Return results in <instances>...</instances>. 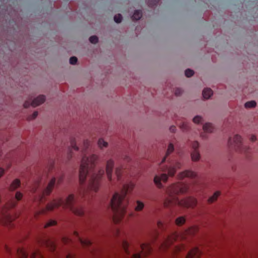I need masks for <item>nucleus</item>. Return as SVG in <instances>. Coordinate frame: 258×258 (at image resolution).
Here are the masks:
<instances>
[{
    "label": "nucleus",
    "mask_w": 258,
    "mask_h": 258,
    "mask_svg": "<svg viewBox=\"0 0 258 258\" xmlns=\"http://www.w3.org/2000/svg\"><path fill=\"white\" fill-rule=\"evenodd\" d=\"M90 146V141H84L82 149L83 156L79 171V181L82 186L80 195L82 197H85L90 191L96 192L98 190L100 185V180L104 174L103 169L98 171L94 169L97 160V156L93 154L88 157L87 155L86 151Z\"/></svg>",
    "instance_id": "f257e3e1"
},
{
    "label": "nucleus",
    "mask_w": 258,
    "mask_h": 258,
    "mask_svg": "<svg viewBox=\"0 0 258 258\" xmlns=\"http://www.w3.org/2000/svg\"><path fill=\"white\" fill-rule=\"evenodd\" d=\"M135 184L133 182L124 184L121 192H115L111 201L110 206L113 213V220L115 223L121 221L126 212V207L128 200L126 198L127 192L131 191L134 188Z\"/></svg>",
    "instance_id": "f03ea898"
},
{
    "label": "nucleus",
    "mask_w": 258,
    "mask_h": 258,
    "mask_svg": "<svg viewBox=\"0 0 258 258\" xmlns=\"http://www.w3.org/2000/svg\"><path fill=\"white\" fill-rule=\"evenodd\" d=\"M188 186L183 183L173 184L167 188L166 192L169 197L165 202L166 206L175 205L184 208H194L197 205V200L192 197L179 200L177 196L179 194H183L188 190Z\"/></svg>",
    "instance_id": "7ed1b4c3"
},
{
    "label": "nucleus",
    "mask_w": 258,
    "mask_h": 258,
    "mask_svg": "<svg viewBox=\"0 0 258 258\" xmlns=\"http://www.w3.org/2000/svg\"><path fill=\"white\" fill-rule=\"evenodd\" d=\"M78 199H75L74 195H70L67 198L63 200L62 199L53 200L48 204L46 207L47 211H52L54 208L62 206L63 208H68L76 215L83 216L84 215V209L77 205Z\"/></svg>",
    "instance_id": "20e7f679"
},
{
    "label": "nucleus",
    "mask_w": 258,
    "mask_h": 258,
    "mask_svg": "<svg viewBox=\"0 0 258 258\" xmlns=\"http://www.w3.org/2000/svg\"><path fill=\"white\" fill-rule=\"evenodd\" d=\"M181 167L180 162L176 161H172L168 162V165L164 166L160 165V169L164 173L160 175H156L154 179L155 183L159 188L162 187L161 181L166 182L168 179V175L173 176L177 169H179Z\"/></svg>",
    "instance_id": "39448f33"
},
{
    "label": "nucleus",
    "mask_w": 258,
    "mask_h": 258,
    "mask_svg": "<svg viewBox=\"0 0 258 258\" xmlns=\"http://www.w3.org/2000/svg\"><path fill=\"white\" fill-rule=\"evenodd\" d=\"M228 145L232 148L239 150L240 152L246 154L250 150L249 148L242 144L241 137L239 135H235L233 139L230 138L228 140Z\"/></svg>",
    "instance_id": "423d86ee"
},
{
    "label": "nucleus",
    "mask_w": 258,
    "mask_h": 258,
    "mask_svg": "<svg viewBox=\"0 0 258 258\" xmlns=\"http://www.w3.org/2000/svg\"><path fill=\"white\" fill-rule=\"evenodd\" d=\"M135 250V253L131 255V258H141L142 256H146L151 252L152 248L148 243H142L140 245V248L141 249V252H138L134 246L133 247Z\"/></svg>",
    "instance_id": "0eeeda50"
},
{
    "label": "nucleus",
    "mask_w": 258,
    "mask_h": 258,
    "mask_svg": "<svg viewBox=\"0 0 258 258\" xmlns=\"http://www.w3.org/2000/svg\"><path fill=\"white\" fill-rule=\"evenodd\" d=\"M56 182V179L55 177H53L48 183L47 186L41 191V195L40 198L41 202H43L44 197L48 196L52 191Z\"/></svg>",
    "instance_id": "6e6552de"
},
{
    "label": "nucleus",
    "mask_w": 258,
    "mask_h": 258,
    "mask_svg": "<svg viewBox=\"0 0 258 258\" xmlns=\"http://www.w3.org/2000/svg\"><path fill=\"white\" fill-rule=\"evenodd\" d=\"M45 100V97L44 95H39L32 101H27L24 103V107L28 108L30 105L33 107H36L43 103Z\"/></svg>",
    "instance_id": "1a4fd4ad"
},
{
    "label": "nucleus",
    "mask_w": 258,
    "mask_h": 258,
    "mask_svg": "<svg viewBox=\"0 0 258 258\" xmlns=\"http://www.w3.org/2000/svg\"><path fill=\"white\" fill-rule=\"evenodd\" d=\"M177 238V235L176 234H173L172 235L169 236H168L166 238L164 242L162 244L161 247L163 250H166L170 247V246L172 244L173 242L176 240V238Z\"/></svg>",
    "instance_id": "9d476101"
},
{
    "label": "nucleus",
    "mask_w": 258,
    "mask_h": 258,
    "mask_svg": "<svg viewBox=\"0 0 258 258\" xmlns=\"http://www.w3.org/2000/svg\"><path fill=\"white\" fill-rule=\"evenodd\" d=\"M199 146V144L197 141H194L191 143V147L194 151L191 154V156L192 160L195 161L199 160L200 158V155L198 150Z\"/></svg>",
    "instance_id": "9b49d317"
},
{
    "label": "nucleus",
    "mask_w": 258,
    "mask_h": 258,
    "mask_svg": "<svg viewBox=\"0 0 258 258\" xmlns=\"http://www.w3.org/2000/svg\"><path fill=\"white\" fill-rule=\"evenodd\" d=\"M114 166V162L111 159L107 161L106 166V172L107 176V178L109 180L111 181L112 180V169Z\"/></svg>",
    "instance_id": "f8f14e48"
},
{
    "label": "nucleus",
    "mask_w": 258,
    "mask_h": 258,
    "mask_svg": "<svg viewBox=\"0 0 258 258\" xmlns=\"http://www.w3.org/2000/svg\"><path fill=\"white\" fill-rule=\"evenodd\" d=\"M201 254V252L200 249L195 247L189 251L186 258H199Z\"/></svg>",
    "instance_id": "ddd939ff"
},
{
    "label": "nucleus",
    "mask_w": 258,
    "mask_h": 258,
    "mask_svg": "<svg viewBox=\"0 0 258 258\" xmlns=\"http://www.w3.org/2000/svg\"><path fill=\"white\" fill-rule=\"evenodd\" d=\"M196 176V174L190 170H185L180 173L178 175V178L180 179H182L184 177L194 178Z\"/></svg>",
    "instance_id": "4468645a"
},
{
    "label": "nucleus",
    "mask_w": 258,
    "mask_h": 258,
    "mask_svg": "<svg viewBox=\"0 0 258 258\" xmlns=\"http://www.w3.org/2000/svg\"><path fill=\"white\" fill-rule=\"evenodd\" d=\"M21 185V181L19 179H16L13 181V182L10 184L9 189L10 191H14L16 190L17 188L20 187Z\"/></svg>",
    "instance_id": "2eb2a0df"
},
{
    "label": "nucleus",
    "mask_w": 258,
    "mask_h": 258,
    "mask_svg": "<svg viewBox=\"0 0 258 258\" xmlns=\"http://www.w3.org/2000/svg\"><path fill=\"white\" fill-rule=\"evenodd\" d=\"M74 234L76 237H78V238L82 245H83L84 246H90L92 244V242L90 240H89V239L83 240V239H81L80 237H79V234L77 232H76V231L74 232Z\"/></svg>",
    "instance_id": "dca6fc26"
},
{
    "label": "nucleus",
    "mask_w": 258,
    "mask_h": 258,
    "mask_svg": "<svg viewBox=\"0 0 258 258\" xmlns=\"http://www.w3.org/2000/svg\"><path fill=\"white\" fill-rule=\"evenodd\" d=\"M16 252L20 258H27L28 256V253L23 248L17 249Z\"/></svg>",
    "instance_id": "f3484780"
},
{
    "label": "nucleus",
    "mask_w": 258,
    "mask_h": 258,
    "mask_svg": "<svg viewBox=\"0 0 258 258\" xmlns=\"http://www.w3.org/2000/svg\"><path fill=\"white\" fill-rule=\"evenodd\" d=\"M213 94V91L210 88H206L203 91V96L205 99H209Z\"/></svg>",
    "instance_id": "a211bd4d"
},
{
    "label": "nucleus",
    "mask_w": 258,
    "mask_h": 258,
    "mask_svg": "<svg viewBox=\"0 0 258 258\" xmlns=\"http://www.w3.org/2000/svg\"><path fill=\"white\" fill-rule=\"evenodd\" d=\"M142 17V12L141 10H135L132 19L133 20H138Z\"/></svg>",
    "instance_id": "6ab92c4d"
},
{
    "label": "nucleus",
    "mask_w": 258,
    "mask_h": 258,
    "mask_svg": "<svg viewBox=\"0 0 258 258\" xmlns=\"http://www.w3.org/2000/svg\"><path fill=\"white\" fill-rule=\"evenodd\" d=\"M173 151H174L173 145L172 144L170 143L168 147V149H167V152H166V156H165V157H164V158L162 160V163H163L164 162H165V161L166 160V158L167 157V156L170 153H171Z\"/></svg>",
    "instance_id": "aec40b11"
},
{
    "label": "nucleus",
    "mask_w": 258,
    "mask_h": 258,
    "mask_svg": "<svg viewBox=\"0 0 258 258\" xmlns=\"http://www.w3.org/2000/svg\"><path fill=\"white\" fill-rule=\"evenodd\" d=\"M122 246L125 253L127 255L130 254V251L128 249V248L130 247V244L128 243V242L125 240H123L122 242Z\"/></svg>",
    "instance_id": "412c9836"
},
{
    "label": "nucleus",
    "mask_w": 258,
    "mask_h": 258,
    "mask_svg": "<svg viewBox=\"0 0 258 258\" xmlns=\"http://www.w3.org/2000/svg\"><path fill=\"white\" fill-rule=\"evenodd\" d=\"M203 130L205 132L207 133H211L213 132L214 128L211 123H206L203 126Z\"/></svg>",
    "instance_id": "4be33fe9"
},
{
    "label": "nucleus",
    "mask_w": 258,
    "mask_h": 258,
    "mask_svg": "<svg viewBox=\"0 0 258 258\" xmlns=\"http://www.w3.org/2000/svg\"><path fill=\"white\" fill-rule=\"evenodd\" d=\"M124 169L122 167H118L116 168L115 174L117 176L118 180H120L122 173L124 171Z\"/></svg>",
    "instance_id": "5701e85b"
},
{
    "label": "nucleus",
    "mask_w": 258,
    "mask_h": 258,
    "mask_svg": "<svg viewBox=\"0 0 258 258\" xmlns=\"http://www.w3.org/2000/svg\"><path fill=\"white\" fill-rule=\"evenodd\" d=\"M137 205L136 206L135 210L136 211H140L143 210L144 207V204L143 202L137 201Z\"/></svg>",
    "instance_id": "b1692460"
},
{
    "label": "nucleus",
    "mask_w": 258,
    "mask_h": 258,
    "mask_svg": "<svg viewBox=\"0 0 258 258\" xmlns=\"http://www.w3.org/2000/svg\"><path fill=\"white\" fill-rule=\"evenodd\" d=\"M30 258H44L42 254L38 251L33 252L30 255Z\"/></svg>",
    "instance_id": "393cba45"
},
{
    "label": "nucleus",
    "mask_w": 258,
    "mask_h": 258,
    "mask_svg": "<svg viewBox=\"0 0 258 258\" xmlns=\"http://www.w3.org/2000/svg\"><path fill=\"white\" fill-rule=\"evenodd\" d=\"M220 195V192L219 191H216L214 195L209 198L208 199L209 203H213L214 201L216 200L218 196Z\"/></svg>",
    "instance_id": "a878e982"
},
{
    "label": "nucleus",
    "mask_w": 258,
    "mask_h": 258,
    "mask_svg": "<svg viewBox=\"0 0 258 258\" xmlns=\"http://www.w3.org/2000/svg\"><path fill=\"white\" fill-rule=\"evenodd\" d=\"M185 222V219L183 217H180L176 219L175 223L178 226L182 225Z\"/></svg>",
    "instance_id": "bb28decb"
},
{
    "label": "nucleus",
    "mask_w": 258,
    "mask_h": 258,
    "mask_svg": "<svg viewBox=\"0 0 258 258\" xmlns=\"http://www.w3.org/2000/svg\"><path fill=\"white\" fill-rule=\"evenodd\" d=\"M13 220V218H12L10 215H6L5 216V224L9 226V225H11V223Z\"/></svg>",
    "instance_id": "cd10ccee"
},
{
    "label": "nucleus",
    "mask_w": 258,
    "mask_h": 258,
    "mask_svg": "<svg viewBox=\"0 0 258 258\" xmlns=\"http://www.w3.org/2000/svg\"><path fill=\"white\" fill-rule=\"evenodd\" d=\"M246 108H252L256 106V102L254 101H248L244 105Z\"/></svg>",
    "instance_id": "c85d7f7f"
},
{
    "label": "nucleus",
    "mask_w": 258,
    "mask_h": 258,
    "mask_svg": "<svg viewBox=\"0 0 258 258\" xmlns=\"http://www.w3.org/2000/svg\"><path fill=\"white\" fill-rule=\"evenodd\" d=\"M107 143L105 142L103 139H100L98 142V145L99 147L101 148L102 147H106L107 146Z\"/></svg>",
    "instance_id": "c756f323"
},
{
    "label": "nucleus",
    "mask_w": 258,
    "mask_h": 258,
    "mask_svg": "<svg viewBox=\"0 0 258 258\" xmlns=\"http://www.w3.org/2000/svg\"><path fill=\"white\" fill-rule=\"evenodd\" d=\"M180 127L183 131H186L189 129L188 123L186 122L183 121L180 125Z\"/></svg>",
    "instance_id": "7c9ffc66"
},
{
    "label": "nucleus",
    "mask_w": 258,
    "mask_h": 258,
    "mask_svg": "<svg viewBox=\"0 0 258 258\" xmlns=\"http://www.w3.org/2000/svg\"><path fill=\"white\" fill-rule=\"evenodd\" d=\"M122 19V17L121 15L120 14L116 15L114 17V20L117 23H120L121 22Z\"/></svg>",
    "instance_id": "2f4dec72"
},
{
    "label": "nucleus",
    "mask_w": 258,
    "mask_h": 258,
    "mask_svg": "<svg viewBox=\"0 0 258 258\" xmlns=\"http://www.w3.org/2000/svg\"><path fill=\"white\" fill-rule=\"evenodd\" d=\"M194 74V72L193 70L188 69L185 71V75L187 77H190Z\"/></svg>",
    "instance_id": "473e14b6"
},
{
    "label": "nucleus",
    "mask_w": 258,
    "mask_h": 258,
    "mask_svg": "<svg viewBox=\"0 0 258 258\" xmlns=\"http://www.w3.org/2000/svg\"><path fill=\"white\" fill-rule=\"evenodd\" d=\"M40 186V183L39 181H37L34 186L31 188V191L33 192H35L37 189L39 188Z\"/></svg>",
    "instance_id": "72a5a7b5"
},
{
    "label": "nucleus",
    "mask_w": 258,
    "mask_h": 258,
    "mask_svg": "<svg viewBox=\"0 0 258 258\" xmlns=\"http://www.w3.org/2000/svg\"><path fill=\"white\" fill-rule=\"evenodd\" d=\"M203 118L201 116L197 115L193 118V122L195 123H199L202 121Z\"/></svg>",
    "instance_id": "f704fd0d"
},
{
    "label": "nucleus",
    "mask_w": 258,
    "mask_h": 258,
    "mask_svg": "<svg viewBox=\"0 0 258 258\" xmlns=\"http://www.w3.org/2000/svg\"><path fill=\"white\" fill-rule=\"evenodd\" d=\"M89 41L93 44H96L98 42V39L96 36H92L89 38Z\"/></svg>",
    "instance_id": "c9c22d12"
},
{
    "label": "nucleus",
    "mask_w": 258,
    "mask_h": 258,
    "mask_svg": "<svg viewBox=\"0 0 258 258\" xmlns=\"http://www.w3.org/2000/svg\"><path fill=\"white\" fill-rule=\"evenodd\" d=\"M23 197V194L20 191H17L15 195V199L19 201L21 200Z\"/></svg>",
    "instance_id": "e433bc0d"
},
{
    "label": "nucleus",
    "mask_w": 258,
    "mask_h": 258,
    "mask_svg": "<svg viewBox=\"0 0 258 258\" xmlns=\"http://www.w3.org/2000/svg\"><path fill=\"white\" fill-rule=\"evenodd\" d=\"M56 224V222L54 220H50L48 221L45 225L44 227L47 228L49 226L55 225Z\"/></svg>",
    "instance_id": "4c0bfd02"
},
{
    "label": "nucleus",
    "mask_w": 258,
    "mask_h": 258,
    "mask_svg": "<svg viewBox=\"0 0 258 258\" xmlns=\"http://www.w3.org/2000/svg\"><path fill=\"white\" fill-rule=\"evenodd\" d=\"M160 0H153V1H149L148 3L150 7H153L154 6H156L159 3Z\"/></svg>",
    "instance_id": "58836bf2"
},
{
    "label": "nucleus",
    "mask_w": 258,
    "mask_h": 258,
    "mask_svg": "<svg viewBox=\"0 0 258 258\" xmlns=\"http://www.w3.org/2000/svg\"><path fill=\"white\" fill-rule=\"evenodd\" d=\"M78 61V59L75 56H72L70 58V63L72 64H75Z\"/></svg>",
    "instance_id": "ea45409f"
},
{
    "label": "nucleus",
    "mask_w": 258,
    "mask_h": 258,
    "mask_svg": "<svg viewBox=\"0 0 258 258\" xmlns=\"http://www.w3.org/2000/svg\"><path fill=\"white\" fill-rule=\"evenodd\" d=\"M175 95L177 96H180L182 93V90L180 88H176L174 91Z\"/></svg>",
    "instance_id": "a19ab883"
},
{
    "label": "nucleus",
    "mask_w": 258,
    "mask_h": 258,
    "mask_svg": "<svg viewBox=\"0 0 258 258\" xmlns=\"http://www.w3.org/2000/svg\"><path fill=\"white\" fill-rule=\"evenodd\" d=\"M38 115V112L35 111L29 117V119H35Z\"/></svg>",
    "instance_id": "79ce46f5"
},
{
    "label": "nucleus",
    "mask_w": 258,
    "mask_h": 258,
    "mask_svg": "<svg viewBox=\"0 0 258 258\" xmlns=\"http://www.w3.org/2000/svg\"><path fill=\"white\" fill-rule=\"evenodd\" d=\"M17 205V203L16 201H15L14 200H13L11 203H10L9 207L10 208H14Z\"/></svg>",
    "instance_id": "37998d69"
},
{
    "label": "nucleus",
    "mask_w": 258,
    "mask_h": 258,
    "mask_svg": "<svg viewBox=\"0 0 258 258\" xmlns=\"http://www.w3.org/2000/svg\"><path fill=\"white\" fill-rule=\"evenodd\" d=\"M71 146H72V149L75 150H76L77 151L78 150V147L76 145V144L72 142L71 143Z\"/></svg>",
    "instance_id": "c03bdc74"
},
{
    "label": "nucleus",
    "mask_w": 258,
    "mask_h": 258,
    "mask_svg": "<svg viewBox=\"0 0 258 258\" xmlns=\"http://www.w3.org/2000/svg\"><path fill=\"white\" fill-rule=\"evenodd\" d=\"M164 224L162 223L161 221H158L157 223V226L159 228L162 229L163 228Z\"/></svg>",
    "instance_id": "a18cd8bd"
},
{
    "label": "nucleus",
    "mask_w": 258,
    "mask_h": 258,
    "mask_svg": "<svg viewBox=\"0 0 258 258\" xmlns=\"http://www.w3.org/2000/svg\"><path fill=\"white\" fill-rule=\"evenodd\" d=\"M5 250L8 253H10L11 252V250L10 248L8 246L5 245Z\"/></svg>",
    "instance_id": "49530a36"
},
{
    "label": "nucleus",
    "mask_w": 258,
    "mask_h": 258,
    "mask_svg": "<svg viewBox=\"0 0 258 258\" xmlns=\"http://www.w3.org/2000/svg\"><path fill=\"white\" fill-rule=\"evenodd\" d=\"M176 130V127L175 126H171L170 127V131L171 132L174 133L175 132Z\"/></svg>",
    "instance_id": "de8ad7c7"
},
{
    "label": "nucleus",
    "mask_w": 258,
    "mask_h": 258,
    "mask_svg": "<svg viewBox=\"0 0 258 258\" xmlns=\"http://www.w3.org/2000/svg\"><path fill=\"white\" fill-rule=\"evenodd\" d=\"M5 170L3 168L0 167V177L4 174Z\"/></svg>",
    "instance_id": "09e8293b"
},
{
    "label": "nucleus",
    "mask_w": 258,
    "mask_h": 258,
    "mask_svg": "<svg viewBox=\"0 0 258 258\" xmlns=\"http://www.w3.org/2000/svg\"><path fill=\"white\" fill-rule=\"evenodd\" d=\"M250 140L252 141V142H254L256 140V137L253 136V135H252L251 138H250Z\"/></svg>",
    "instance_id": "8fccbe9b"
},
{
    "label": "nucleus",
    "mask_w": 258,
    "mask_h": 258,
    "mask_svg": "<svg viewBox=\"0 0 258 258\" xmlns=\"http://www.w3.org/2000/svg\"><path fill=\"white\" fill-rule=\"evenodd\" d=\"M51 249L52 250H55V245L53 243H51V247H50Z\"/></svg>",
    "instance_id": "3c124183"
},
{
    "label": "nucleus",
    "mask_w": 258,
    "mask_h": 258,
    "mask_svg": "<svg viewBox=\"0 0 258 258\" xmlns=\"http://www.w3.org/2000/svg\"><path fill=\"white\" fill-rule=\"evenodd\" d=\"M173 249H175V250L176 251H178V250H180V248L176 246H174L173 248H172Z\"/></svg>",
    "instance_id": "603ef678"
},
{
    "label": "nucleus",
    "mask_w": 258,
    "mask_h": 258,
    "mask_svg": "<svg viewBox=\"0 0 258 258\" xmlns=\"http://www.w3.org/2000/svg\"><path fill=\"white\" fill-rule=\"evenodd\" d=\"M72 149L70 150V153L68 155V158L69 159L71 158L72 157Z\"/></svg>",
    "instance_id": "864d4df0"
},
{
    "label": "nucleus",
    "mask_w": 258,
    "mask_h": 258,
    "mask_svg": "<svg viewBox=\"0 0 258 258\" xmlns=\"http://www.w3.org/2000/svg\"><path fill=\"white\" fill-rule=\"evenodd\" d=\"M63 241L65 243H67L68 242V241H69V239H67L66 238H63Z\"/></svg>",
    "instance_id": "5fc2aeb1"
},
{
    "label": "nucleus",
    "mask_w": 258,
    "mask_h": 258,
    "mask_svg": "<svg viewBox=\"0 0 258 258\" xmlns=\"http://www.w3.org/2000/svg\"><path fill=\"white\" fill-rule=\"evenodd\" d=\"M62 180V177L59 178L58 180V183H60L61 182Z\"/></svg>",
    "instance_id": "6e6d98bb"
},
{
    "label": "nucleus",
    "mask_w": 258,
    "mask_h": 258,
    "mask_svg": "<svg viewBox=\"0 0 258 258\" xmlns=\"http://www.w3.org/2000/svg\"><path fill=\"white\" fill-rule=\"evenodd\" d=\"M67 258H73V256H72L71 254H68L67 256Z\"/></svg>",
    "instance_id": "4d7b16f0"
},
{
    "label": "nucleus",
    "mask_w": 258,
    "mask_h": 258,
    "mask_svg": "<svg viewBox=\"0 0 258 258\" xmlns=\"http://www.w3.org/2000/svg\"><path fill=\"white\" fill-rule=\"evenodd\" d=\"M42 212H44V210H43V211H42Z\"/></svg>",
    "instance_id": "13d9d810"
}]
</instances>
